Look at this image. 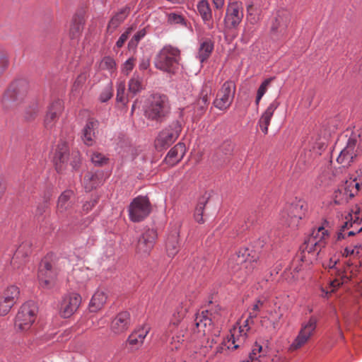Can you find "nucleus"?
Returning <instances> with one entry per match:
<instances>
[{
  "mask_svg": "<svg viewBox=\"0 0 362 362\" xmlns=\"http://www.w3.org/2000/svg\"><path fill=\"white\" fill-rule=\"evenodd\" d=\"M279 104L280 103L277 100H273L259 119L257 125L264 134L268 133V127L270 124L271 119L273 117L274 112L279 106Z\"/></svg>",
  "mask_w": 362,
  "mask_h": 362,
  "instance_id": "23",
  "label": "nucleus"
},
{
  "mask_svg": "<svg viewBox=\"0 0 362 362\" xmlns=\"http://www.w3.org/2000/svg\"><path fill=\"white\" fill-rule=\"evenodd\" d=\"M101 182V178L97 173L88 172L84 176L83 184L86 191H91L100 185Z\"/></svg>",
  "mask_w": 362,
  "mask_h": 362,
  "instance_id": "36",
  "label": "nucleus"
},
{
  "mask_svg": "<svg viewBox=\"0 0 362 362\" xmlns=\"http://www.w3.org/2000/svg\"><path fill=\"white\" fill-rule=\"evenodd\" d=\"M262 349V346L258 344H256L252 352L250 354L249 360L247 362H259L258 358L260 357L259 353Z\"/></svg>",
  "mask_w": 362,
  "mask_h": 362,
  "instance_id": "46",
  "label": "nucleus"
},
{
  "mask_svg": "<svg viewBox=\"0 0 362 362\" xmlns=\"http://www.w3.org/2000/svg\"><path fill=\"white\" fill-rule=\"evenodd\" d=\"M168 21L173 24H184L185 18L181 15L170 13L168 16Z\"/></svg>",
  "mask_w": 362,
  "mask_h": 362,
  "instance_id": "55",
  "label": "nucleus"
},
{
  "mask_svg": "<svg viewBox=\"0 0 362 362\" xmlns=\"http://www.w3.org/2000/svg\"><path fill=\"white\" fill-rule=\"evenodd\" d=\"M28 90V83L25 79L13 81L1 98V105L5 109L18 106L23 102Z\"/></svg>",
  "mask_w": 362,
  "mask_h": 362,
  "instance_id": "5",
  "label": "nucleus"
},
{
  "mask_svg": "<svg viewBox=\"0 0 362 362\" xmlns=\"http://www.w3.org/2000/svg\"><path fill=\"white\" fill-rule=\"evenodd\" d=\"M264 303V301L262 300L261 299H257L255 301V303L252 305V311L249 313L250 319H255L257 317L258 312L263 307Z\"/></svg>",
  "mask_w": 362,
  "mask_h": 362,
  "instance_id": "49",
  "label": "nucleus"
},
{
  "mask_svg": "<svg viewBox=\"0 0 362 362\" xmlns=\"http://www.w3.org/2000/svg\"><path fill=\"white\" fill-rule=\"evenodd\" d=\"M216 9H221L225 4V0H212Z\"/></svg>",
  "mask_w": 362,
  "mask_h": 362,
  "instance_id": "63",
  "label": "nucleus"
},
{
  "mask_svg": "<svg viewBox=\"0 0 362 362\" xmlns=\"http://www.w3.org/2000/svg\"><path fill=\"white\" fill-rule=\"evenodd\" d=\"M348 216L350 217V219L342 223L337 234V240H341L346 238V230H349V227H354L355 225H362V212L359 209H356L354 211H353L352 214H349Z\"/></svg>",
  "mask_w": 362,
  "mask_h": 362,
  "instance_id": "22",
  "label": "nucleus"
},
{
  "mask_svg": "<svg viewBox=\"0 0 362 362\" xmlns=\"http://www.w3.org/2000/svg\"><path fill=\"white\" fill-rule=\"evenodd\" d=\"M131 8L129 6L121 8L110 20L107 30L115 31L129 15Z\"/></svg>",
  "mask_w": 362,
  "mask_h": 362,
  "instance_id": "27",
  "label": "nucleus"
},
{
  "mask_svg": "<svg viewBox=\"0 0 362 362\" xmlns=\"http://www.w3.org/2000/svg\"><path fill=\"white\" fill-rule=\"evenodd\" d=\"M214 47V43L210 39H206L200 43L197 58L201 63H203L210 57Z\"/></svg>",
  "mask_w": 362,
  "mask_h": 362,
  "instance_id": "31",
  "label": "nucleus"
},
{
  "mask_svg": "<svg viewBox=\"0 0 362 362\" xmlns=\"http://www.w3.org/2000/svg\"><path fill=\"white\" fill-rule=\"evenodd\" d=\"M74 195L71 190H65L63 192L58 199L57 209L59 212L63 213L70 206V199Z\"/></svg>",
  "mask_w": 362,
  "mask_h": 362,
  "instance_id": "38",
  "label": "nucleus"
},
{
  "mask_svg": "<svg viewBox=\"0 0 362 362\" xmlns=\"http://www.w3.org/2000/svg\"><path fill=\"white\" fill-rule=\"evenodd\" d=\"M81 302V296L76 293H70L66 296L61 303L60 313L64 317H69L76 311Z\"/></svg>",
  "mask_w": 362,
  "mask_h": 362,
  "instance_id": "18",
  "label": "nucleus"
},
{
  "mask_svg": "<svg viewBox=\"0 0 362 362\" xmlns=\"http://www.w3.org/2000/svg\"><path fill=\"white\" fill-rule=\"evenodd\" d=\"M186 147L183 143H178L173 147L166 155L164 161L170 166H174L184 157Z\"/></svg>",
  "mask_w": 362,
  "mask_h": 362,
  "instance_id": "24",
  "label": "nucleus"
},
{
  "mask_svg": "<svg viewBox=\"0 0 362 362\" xmlns=\"http://www.w3.org/2000/svg\"><path fill=\"white\" fill-rule=\"evenodd\" d=\"M273 79L274 78L272 77L265 79L259 86L257 94L263 97Z\"/></svg>",
  "mask_w": 362,
  "mask_h": 362,
  "instance_id": "52",
  "label": "nucleus"
},
{
  "mask_svg": "<svg viewBox=\"0 0 362 362\" xmlns=\"http://www.w3.org/2000/svg\"><path fill=\"white\" fill-rule=\"evenodd\" d=\"M15 303L5 300L4 297L0 300V315H6Z\"/></svg>",
  "mask_w": 362,
  "mask_h": 362,
  "instance_id": "50",
  "label": "nucleus"
},
{
  "mask_svg": "<svg viewBox=\"0 0 362 362\" xmlns=\"http://www.w3.org/2000/svg\"><path fill=\"white\" fill-rule=\"evenodd\" d=\"M112 96V87L110 83L104 88L100 95V100L102 103H105L109 100Z\"/></svg>",
  "mask_w": 362,
  "mask_h": 362,
  "instance_id": "48",
  "label": "nucleus"
},
{
  "mask_svg": "<svg viewBox=\"0 0 362 362\" xmlns=\"http://www.w3.org/2000/svg\"><path fill=\"white\" fill-rule=\"evenodd\" d=\"M47 208V204L46 202L39 204L37 207L35 216L37 217L42 216L44 214V213L45 212Z\"/></svg>",
  "mask_w": 362,
  "mask_h": 362,
  "instance_id": "58",
  "label": "nucleus"
},
{
  "mask_svg": "<svg viewBox=\"0 0 362 362\" xmlns=\"http://www.w3.org/2000/svg\"><path fill=\"white\" fill-rule=\"evenodd\" d=\"M134 59L133 57L129 58L122 66V72L128 75L134 69Z\"/></svg>",
  "mask_w": 362,
  "mask_h": 362,
  "instance_id": "53",
  "label": "nucleus"
},
{
  "mask_svg": "<svg viewBox=\"0 0 362 362\" xmlns=\"http://www.w3.org/2000/svg\"><path fill=\"white\" fill-rule=\"evenodd\" d=\"M327 236L328 232L324 226H319L317 229H313L310 236L305 240L303 249L308 253L317 252L318 254L325 246V239Z\"/></svg>",
  "mask_w": 362,
  "mask_h": 362,
  "instance_id": "13",
  "label": "nucleus"
},
{
  "mask_svg": "<svg viewBox=\"0 0 362 362\" xmlns=\"http://www.w3.org/2000/svg\"><path fill=\"white\" fill-rule=\"evenodd\" d=\"M306 204L303 200H296L286 205L280 214L282 223L291 228H296L305 215Z\"/></svg>",
  "mask_w": 362,
  "mask_h": 362,
  "instance_id": "7",
  "label": "nucleus"
},
{
  "mask_svg": "<svg viewBox=\"0 0 362 362\" xmlns=\"http://www.w3.org/2000/svg\"><path fill=\"white\" fill-rule=\"evenodd\" d=\"M235 93V85L232 81H226L216 93L214 106L220 110H226L232 104Z\"/></svg>",
  "mask_w": 362,
  "mask_h": 362,
  "instance_id": "12",
  "label": "nucleus"
},
{
  "mask_svg": "<svg viewBox=\"0 0 362 362\" xmlns=\"http://www.w3.org/2000/svg\"><path fill=\"white\" fill-rule=\"evenodd\" d=\"M57 277L56 269L47 259H42L40 264L37 274L40 286L45 289L52 288L56 284Z\"/></svg>",
  "mask_w": 362,
  "mask_h": 362,
  "instance_id": "15",
  "label": "nucleus"
},
{
  "mask_svg": "<svg viewBox=\"0 0 362 362\" xmlns=\"http://www.w3.org/2000/svg\"><path fill=\"white\" fill-rule=\"evenodd\" d=\"M290 22V13L285 10L278 11L272 21L271 30L274 33L284 34Z\"/></svg>",
  "mask_w": 362,
  "mask_h": 362,
  "instance_id": "21",
  "label": "nucleus"
},
{
  "mask_svg": "<svg viewBox=\"0 0 362 362\" xmlns=\"http://www.w3.org/2000/svg\"><path fill=\"white\" fill-rule=\"evenodd\" d=\"M180 61V50L176 47L166 45L157 53L153 64L156 69L175 74L179 70Z\"/></svg>",
  "mask_w": 362,
  "mask_h": 362,
  "instance_id": "3",
  "label": "nucleus"
},
{
  "mask_svg": "<svg viewBox=\"0 0 362 362\" xmlns=\"http://www.w3.org/2000/svg\"><path fill=\"white\" fill-rule=\"evenodd\" d=\"M132 324L130 313L127 311L119 313L112 320L110 325L111 331L116 334H119L127 331Z\"/></svg>",
  "mask_w": 362,
  "mask_h": 362,
  "instance_id": "20",
  "label": "nucleus"
},
{
  "mask_svg": "<svg viewBox=\"0 0 362 362\" xmlns=\"http://www.w3.org/2000/svg\"><path fill=\"white\" fill-rule=\"evenodd\" d=\"M98 122L88 120L83 129V140L86 145L92 146L95 139V129L98 127Z\"/></svg>",
  "mask_w": 362,
  "mask_h": 362,
  "instance_id": "30",
  "label": "nucleus"
},
{
  "mask_svg": "<svg viewBox=\"0 0 362 362\" xmlns=\"http://www.w3.org/2000/svg\"><path fill=\"white\" fill-rule=\"evenodd\" d=\"M150 66V59L148 58L144 57L140 60L139 68L141 71L146 70Z\"/></svg>",
  "mask_w": 362,
  "mask_h": 362,
  "instance_id": "60",
  "label": "nucleus"
},
{
  "mask_svg": "<svg viewBox=\"0 0 362 362\" xmlns=\"http://www.w3.org/2000/svg\"><path fill=\"white\" fill-rule=\"evenodd\" d=\"M151 211V205L146 196H138L129 205L128 213L130 221L134 223L144 220Z\"/></svg>",
  "mask_w": 362,
  "mask_h": 362,
  "instance_id": "8",
  "label": "nucleus"
},
{
  "mask_svg": "<svg viewBox=\"0 0 362 362\" xmlns=\"http://www.w3.org/2000/svg\"><path fill=\"white\" fill-rule=\"evenodd\" d=\"M243 18V8L242 4L238 1L230 2L228 4L224 25L228 30L236 29Z\"/></svg>",
  "mask_w": 362,
  "mask_h": 362,
  "instance_id": "16",
  "label": "nucleus"
},
{
  "mask_svg": "<svg viewBox=\"0 0 362 362\" xmlns=\"http://www.w3.org/2000/svg\"><path fill=\"white\" fill-rule=\"evenodd\" d=\"M20 295L19 288L16 286H8L4 292L3 296L5 300L16 303Z\"/></svg>",
  "mask_w": 362,
  "mask_h": 362,
  "instance_id": "41",
  "label": "nucleus"
},
{
  "mask_svg": "<svg viewBox=\"0 0 362 362\" xmlns=\"http://www.w3.org/2000/svg\"><path fill=\"white\" fill-rule=\"evenodd\" d=\"M83 24L84 20L81 15H75L73 16L69 29V36L71 39H77L79 37L82 32Z\"/></svg>",
  "mask_w": 362,
  "mask_h": 362,
  "instance_id": "32",
  "label": "nucleus"
},
{
  "mask_svg": "<svg viewBox=\"0 0 362 362\" xmlns=\"http://www.w3.org/2000/svg\"><path fill=\"white\" fill-rule=\"evenodd\" d=\"M185 315V310L181 308L177 311L179 319L173 320L169 330L172 332L171 349H178L186 340L195 341L209 334L213 327L212 320L209 317L208 310L197 314L192 322L189 331L184 334V330L177 327L178 322Z\"/></svg>",
  "mask_w": 362,
  "mask_h": 362,
  "instance_id": "1",
  "label": "nucleus"
},
{
  "mask_svg": "<svg viewBox=\"0 0 362 362\" xmlns=\"http://www.w3.org/2000/svg\"><path fill=\"white\" fill-rule=\"evenodd\" d=\"M253 319L250 318V315L247 319H246L244 322L243 326L239 327L238 335H235V333L231 334L230 337L228 338V343L231 342L233 344L232 349L238 348L242 344H243L247 337V332L250 330L249 323L252 322Z\"/></svg>",
  "mask_w": 362,
  "mask_h": 362,
  "instance_id": "25",
  "label": "nucleus"
},
{
  "mask_svg": "<svg viewBox=\"0 0 362 362\" xmlns=\"http://www.w3.org/2000/svg\"><path fill=\"white\" fill-rule=\"evenodd\" d=\"M354 251L356 252V255H359L361 254V250H362V243H356L353 246Z\"/></svg>",
  "mask_w": 362,
  "mask_h": 362,
  "instance_id": "64",
  "label": "nucleus"
},
{
  "mask_svg": "<svg viewBox=\"0 0 362 362\" xmlns=\"http://www.w3.org/2000/svg\"><path fill=\"white\" fill-rule=\"evenodd\" d=\"M233 149V144L229 142H225L219 148L217 153H218L220 151L223 152L225 155H229L232 152Z\"/></svg>",
  "mask_w": 362,
  "mask_h": 362,
  "instance_id": "57",
  "label": "nucleus"
},
{
  "mask_svg": "<svg viewBox=\"0 0 362 362\" xmlns=\"http://www.w3.org/2000/svg\"><path fill=\"white\" fill-rule=\"evenodd\" d=\"M100 67L101 69L107 70L112 74L116 70V62L113 58L105 57L100 62Z\"/></svg>",
  "mask_w": 362,
  "mask_h": 362,
  "instance_id": "42",
  "label": "nucleus"
},
{
  "mask_svg": "<svg viewBox=\"0 0 362 362\" xmlns=\"http://www.w3.org/2000/svg\"><path fill=\"white\" fill-rule=\"evenodd\" d=\"M31 252V244L28 241L23 242L16 249L13 256L11 260V264L16 267L18 259H22L21 262H23V259L25 258Z\"/></svg>",
  "mask_w": 362,
  "mask_h": 362,
  "instance_id": "34",
  "label": "nucleus"
},
{
  "mask_svg": "<svg viewBox=\"0 0 362 362\" xmlns=\"http://www.w3.org/2000/svg\"><path fill=\"white\" fill-rule=\"evenodd\" d=\"M144 115L149 119L163 122L170 112L168 97L156 93L151 95L144 107Z\"/></svg>",
  "mask_w": 362,
  "mask_h": 362,
  "instance_id": "4",
  "label": "nucleus"
},
{
  "mask_svg": "<svg viewBox=\"0 0 362 362\" xmlns=\"http://www.w3.org/2000/svg\"><path fill=\"white\" fill-rule=\"evenodd\" d=\"M9 64L7 53L0 49V75H1L8 68Z\"/></svg>",
  "mask_w": 362,
  "mask_h": 362,
  "instance_id": "45",
  "label": "nucleus"
},
{
  "mask_svg": "<svg viewBox=\"0 0 362 362\" xmlns=\"http://www.w3.org/2000/svg\"><path fill=\"white\" fill-rule=\"evenodd\" d=\"M95 202H96L95 200L86 202V204H83V209L84 211H88L94 206V205L95 204Z\"/></svg>",
  "mask_w": 362,
  "mask_h": 362,
  "instance_id": "62",
  "label": "nucleus"
},
{
  "mask_svg": "<svg viewBox=\"0 0 362 362\" xmlns=\"http://www.w3.org/2000/svg\"><path fill=\"white\" fill-rule=\"evenodd\" d=\"M317 320L315 316H311L307 322L302 323L300 329L290 345L289 349L296 351L303 346L313 335L317 328Z\"/></svg>",
  "mask_w": 362,
  "mask_h": 362,
  "instance_id": "11",
  "label": "nucleus"
},
{
  "mask_svg": "<svg viewBox=\"0 0 362 362\" xmlns=\"http://www.w3.org/2000/svg\"><path fill=\"white\" fill-rule=\"evenodd\" d=\"M157 233L153 229L148 228L144 230L138 240L136 250L139 253L147 255L153 248Z\"/></svg>",
  "mask_w": 362,
  "mask_h": 362,
  "instance_id": "17",
  "label": "nucleus"
},
{
  "mask_svg": "<svg viewBox=\"0 0 362 362\" xmlns=\"http://www.w3.org/2000/svg\"><path fill=\"white\" fill-rule=\"evenodd\" d=\"M361 139L359 134L352 132L347 139L345 147L337 158L343 168L349 167L361 153Z\"/></svg>",
  "mask_w": 362,
  "mask_h": 362,
  "instance_id": "6",
  "label": "nucleus"
},
{
  "mask_svg": "<svg viewBox=\"0 0 362 362\" xmlns=\"http://www.w3.org/2000/svg\"><path fill=\"white\" fill-rule=\"evenodd\" d=\"M182 131V125L178 121H173L162 130L155 141V146L162 151L170 146L178 138Z\"/></svg>",
  "mask_w": 362,
  "mask_h": 362,
  "instance_id": "9",
  "label": "nucleus"
},
{
  "mask_svg": "<svg viewBox=\"0 0 362 362\" xmlns=\"http://www.w3.org/2000/svg\"><path fill=\"white\" fill-rule=\"evenodd\" d=\"M63 110L64 104L62 100H54L50 103L44 121L47 129H52L55 125Z\"/></svg>",
  "mask_w": 362,
  "mask_h": 362,
  "instance_id": "19",
  "label": "nucleus"
},
{
  "mask_svg": "<svg viewBox=\"0 0 362 362\" xmlns=\"http://www.w3.org/2000/svg\"><path fill=\"white\" fill-rule=\"evenodd\" d=\"M359 226L360 225H355L354 227H349V228H352L351 230H346V237L352 236L360 233L362 230V226L361 227H359Z\"/></svg>",
  "mask_w": 362,
  "mask_h": 362,
  "instance_id": "59",
  "label": "nucleus"
},
{
  "mask_svg": "<svg viewBox=\"0 0 362 362\" xmlns=\"http://www.w3.org/2000/svg\"><path fill=\"white\" fill-rule=\"evenodd\" d=\"M89 156L92 163L98 167L106 165L109 160V158L105 155L96 151H90Z\"/></svg>",
  "mask_w": 362,
  "mask_h": 362,
  "instance_id": "40",
  "label": "nucleus"
},
{
  "mask_svg": "<svg viewBox=\"0 0 362 362\" xmlns=\"http://www.w3.org/2000/svg\"><path fill=\"white\" fill-rule=\"evenodd\" d=\"M39 112L38 105L36 103H33L28 109L26 110L25 113V118L27 120L33 119Z\"/></svg>",
  "mask_w": 362,
  "mask_h": 362,
  "instance_id": "51",
  "label": "nucleus"
},
{
  "mask_svg": "<svg viewBox=\"0 0 362 362\" xmlns=\"http://www.w3.org/2000/svg\"><path fill=\"white\" fill-rule=\"evenodd\" d=\"M353 246L346 247L343 253V255L348 257L349 255H356V252L354 251Z\"/></svg>",
  "mask_w": 362,
  "mask_h": 362,
  "instance_id": "61",
  "label": "nucleus"
},
{
  "mask_svg": "<svg viewBox=\"0 0 362 362\" xmlns=\"http://www.w3.org/2000/svg\"><path fill=\"white\" fill-rule=\"evenodd\" d=\"M107 300V296L102 291H97L93 296L89 303L90 312H97L100 310Z\"/></svg>",
  "mask_w": 362,
  "mask_h": 362,
  "instance_id": "33",
  "label": "nucleus"
},
{
  "mask_svg": "<svg viewBox=\"0 0 362 362\" xmlns=\"http://www.w3.org/2000/svg\"><path fill=\"white\" fill-rule=\"evenodd\" d=\"M145 88L144 78L134 72L128 82V94L135 96Z\"/></svg>",
  "mask_w": 362,
  "mask_h": 362,
  "instance_id": "29",
  "label": "nucleus"
},
{
  "mask_svg": "<svg viewBox=\"0 0 362 362\" xmlns=\"http://www.w3.org/2000/svg\"><path fill=\"white\" fill-rule=\"evenodd\" d=\"M257 257L251 255L247 248H241L238 252L232 255L228 261V269L243 281L254 269V263Z\"/></svg>",
  "mask_w": 362,
  "mask_h": 362,
  "instance_id": "2",
  "label": "nucleus"
},
{
  "mask_svg": "<svg viewBox=\"0 0 362 362\" xmlns=\"http://www.w3.org/2000/svg\"><path fill=\"white\" fill-rule=\"evenodd\" d=\"M146 35V31L145 28H143L140 30H139L129 40L128 42V48L129 50L135 49L140 40L144 37V36Z\"/></svg>",
  "mask_w": 362,
  "mask_h": 362,
  "instance_id": "43",
  "label": "nucleus"
},
{
  "mask_svg": "<svg viewBox=\"0 0 362 362\" xmlns=\"http://www.w3.org/2000/svg\"><path fill=\"white\" fill-rule=\"evenodd\" d=\"M132 28H129L125 32H124L116 42V46L120 48L123 46L124 43L128 39L129 35L132 33Z\"/></svg>",
  "mask_w": 362,
  "mask_h": 362,
  "instance_id": "54",
  "label": "nucleus"
},
{
  "mask_svg": "<svg viewBox=\"0 0 362 362\" xmlns=\"http://www.w3.org/2000/svg\"><path fill=\"white\" fill-rule=\"evenodd\" d=\"M37 312V307L33 301L23 304L16 317V327L21 331L28 330L35 322Z\"/></svg>",
  "mask_w": 362,
  "mask_h": 362,
  "instance_id": "10",
  "label": "nucleus"
},
{
  "mask_svg": "<svg viewBox=\"0 0 362 362\" xmlns=\"http://www.w3.org/2000/svg\"><path fill=\"white\" fill-rule=\"evenodd\" d=\"M116 86L117 101L122 103L123 105H126L128 103V94L126 93V84L124 81L118 80Z\"/></svg>",
  "mask_w": 362,
  "mask_h": 362,
  "instance_id": "39",
  "label": "nucleus"
},
{
  "mask_svg": "<svg viewBox=\"0 0 362 362\" xmlns=\"http://www.w3.org/2000/svg\"><path fill=\"white\" fill-rule=\"evenodd\" d=\"M86 79L87 74L86 72H83L81 74H79L74 83L72 91H78L85 83Z\"/></svg>",
  "mask_w": 362,
  "mask_h": 362,
  "instance_id": "47",
  "label": "nucleus"
},
{
  "mask_svg": "<svg viewBox=\"0 0 362 362\" xmlns=\"http://www.w3.org/2000/svg\"><path fill=\"white\" fill-rule=\"evenodd\" d=\"M72 160L71 165L74 169H77L81 163V157L78 151H74L71 153Z\"/></svg>",
  "mask_w": 362,
  "mask_h": 362,
  "instance_id": "56",
  "label": "nucleus"
},
{
  "mask_svg": "<svg viewBox=\"0 0 362 362\" xmlns=\"http://www.w3.org/2000/svg\"><path fill=\"white\" fill-rule=\"evenodd\" d=\"M149 332V328L144 327L133 332L127 338V342L133 348H139L141 346Z\"/></svg>",
  "mask_w": 362,
  "mask_h": 362,
  "instance_id": "28",
  "label": "nucleus"
},
{
  "mask_svg": "<svg viewBox=\"0 0 362 362\" xmlns=\"http://www.w3.org/2000/svg\"><path fill=\"white\" fill-rule=\"evenodd\" d=\"M69 157V148L66 142L62 141L57 145L55 151L54 160L56 162V165H58V162L60 163H64L68 160Z\"/></svg>",
  "mask_w": 362,
  "mask_h": 362,
  "instance_id": "35",
  "label": "nucleus"
},
{
  "mask_svg": "<svg viewBox=\"0 0 362 362\" xmlns=\"http://www.w3.org/2000/svg\"><path fill=\"white\" fill-rule=\"evenodd\" d=\"M197 8L206 28L209 30L213 29L214 22L212 20V11L208 1L201 0L198 1Z\"/></svg>",
  "mask_w": 362,
  "mask_h": 362,
  "instance_id": "26",
  "label": "nucleus"
},
{
  "mask_svg": "<svg viewBox=\"0 0 362 362\" xmlns=\"http://www.w3.org/2000/svg\"><path fill=\"white\" fill-rule=\"evenodd\" d=\"M211 88L207 86L202 87L199 98L193 103L192 106L187 108L188 116L191 117L193 121L198 119L206 111L209 104V95Z\"/></svg>",
  "mask_w": 362,
  "mask_h": 362,
  "instance_id": "14",
  "label": "nucleus"
},
{
  "mask_svg": "<svg viewBox=\"0 0 362 362\" xmlns=\"http://www.w3.org/2000/svg\"><path fill=\"white\" fill-rule=\"evenodd\" d=\"M178 233L174 231L166 240V251L169 257H174L178 252Z\"/></svg>",
  "mask_w": 362,
  "mask_h": 362,
  "instance_id": "37",
  "label": "nucleus"
},
{
  "mask_svg": "<svg viewBox=\"0 0 362 362\" xmlns=\"http://www.w3.org/2000/svg\"><path fill=\"white\" fill-rule=\"evenodd\" d=\"M207 203L206 201H200L197 206H196L194 211V218L197 222L199 223H204V210L205 207V204Z\"/></svg>",
  "mask_w": 362,
  "mask_h": 362,
  "instance_id": "44",
  "label": "nucleus"
}]
</instances>
